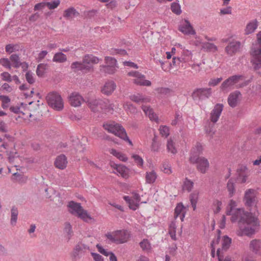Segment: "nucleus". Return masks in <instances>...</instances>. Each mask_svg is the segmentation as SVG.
<instances>
[{
  "label": "nucleus",
  "instance_id": "39448f33",
  "mask_svg": "<svg viewBox=\"0 0 261 261\" xmlns=\"http://www.w3.org/2000/svg\"><path fill=\"white\" fill-rule=\"evenodd\" d=\"M46 99L49 106L57 111H61L64 108V102L61 96L57 92L49 93Z\"/></svg>",
  "mask_w": 261,
  "mask_h": 261
},
{
  "label": "nucleus",
  "instance_id": "4be33fe9",
  "mask_svg": "<svg viewBox=\"0 0 261 261\" xmlns=\"http://www.w3.org/2000/svg\"><path fill=\"white\" fill-rule=\"evenodd\" d=\"M257 41L258 44L252 45L250 51V55L261 54V34L259 32L257 34Z\"/></svg>",
  "mask_w": 261,
  "mask_h": 261
},
{
  "label": "nucleus",
  "instance_id": "0e129e2a",
  "mask_svg": "<svg viewBox=\"0 0 261 261\" xmlns=\"http://www.w3.org/2000/svg\"><path fill=\"white\" fill-rule=\"evenodd\" d=\"M13 176H15L19 182H24L27 179L23 175L18 172L14 173Z\"/></svg>",
  "mask_w": 261,
  "mask_h": 261
},
{
  "label": "nucleus",
  "instance_id": "58836bf2",
  "mask_svg": "<svg viewBox=\"0 0 261 261\" xmlns=\"http://www.w3.org/2000/svg\"><path fill=\"white\" fill-rule=\"evenodd\" d=\"M156 177L157 176L154 171H152L149 173L146 172V180L148 183H153L155 181Z\"/></svg>",
  "mask_w": 261,
  "mask_h": 261
},
{
  "label": "nucleus",
  "instance_id": "f704fd0d",
  "mask_svg": "<svg viewBox=\"0 0 261 261\" xmlns=\"http://www.w3.org/2000/svg\"><path fill=\"white\" fill-rule=\"evenodd\" d=\"M77 217L83 220L84 221L86 222H88L89 220L92 219V218L91 216L88 213V212L84 210V208L82 211V212L79 214Z\"/></svg>",
  "mask_w": 261,
  "mask_h": 261
},
{
  "label": "nucleus",
  "instance_id": "423d86ee",
  "mask_svg": "<svg viewBox=\"0 0 261 261\" xmlns=\"http://www.w3.org/2000/svg\"><path fill=\"white\" fill-rule=\"evenodd\" d=\"M211 88H202L196 89L192 94V97L194 100H204L208 98L212 95Z\"/></svg>",
  "mask_w": 261,
  "mask_h": 261
},
{
  "label": "nucleus",
  "instance_id": "a18cd8bd",
  "mask_svg": "<svg viewBox=\"0 0 261 261\" xmlns=\"http://www.w3.org/2000/svg\"><path fill=\"white\" fill-rule=\"evenodd\" d=\"M167 149L168 152H171L173 154H175L177 153V150L174 146V142L171 139L168 140L167 144Z\"/></svg>",
  "mask_w": 261,
  "mask_h": 261
},
{
  "label": "nucleus",
  "instance_id": "cd10ccee",
  "mask_svg": "<svg viewBox=\"0 0 261 261\" xmlns=\"http://www.w3.org/2000/svg\"><path fill=\"white\" fill-rule=\"evenodd\" d=\"M129 98L132 101L138 104L144 103L146 101V98L140 93H138L137 95H131L129 96Z\"/></svg>",
  "mask_w": 261,
  "mask_h": 261
},
{
  "label": "nucleus",
  "instance_id": "f8f14e48",
  "mask_svg": "<svg viewBox=\"0 0 261 261\" xmlns=\"http://www.w3.org/2000/svg\"><path fill=\"white\" fill-rule=\"evenodd\" d=\"M251 63L255 71L261 77V54L251 55Z\"/></svg>",
  "mask_w": 261,
  "mask_h": 261
},
{
  "label": "nucleus",
  "instance_id": "37998d69",
  "mask_svg": "<svg viewBox=\"0 0 261 261\" xmlns=\"http://www.w3.org/2000/svg\"><path fill=\"white\" fill-rule=\"evenodd\" d=\"M46 65L43 64H39L38 65L36 69V74L39 77H43L46 70Z\"/></svg>",
  "mask_w": 261,
  "mask_h": 261
},
{
  "label": "nucleus",
  "instance_id": "ea45409f",
  "mask_svg": "<svg viewBox=\"0 0 261 261\" xmlns=\"http://www.w3.org/2000/svg\"><path fill=\"white\" fill-rule=\"evenodd\" d=\"M64 231L67 234L68 236V240L69 241L71 237L73 234V232L72 231V226L68 222H66L64 224Z\"/></svg>",
  "mask_w": 261,
  "mask_h": 261
},
{
  "label": "nucleus",
  "instance_id": "20e7f679",
  "mask_svg": "<svg viewBox=\"0 0 261 261\" xmlns=\"http://www.w3.org/2000/svg\"><path fill=\"white\" fill-rule=\"evenodd\" d=\"M189 161L192 164H196L197 170L202 174L206 173L210 166L208 160L204 157L199 156L197 152L191 154Z\"/></svg>",
  "mask_w": 261,
  "mask_h": 261
},
{
  "label": "nucleus",
  "instance_id": "7c9ffc66",
  "mask_svg": "<svg viewBox=\"0 0 261 261\" xmlns=\"http://www.w3.org/2000/svg\"><path fill=\"white\" fill-rule=\"evenodd\" d=\"M5 49L7 53L10 54L13 52L18 51L21 50V48L18 44H9L6 45Z\"/></svg>",
  "mask_w": 261,
  "mask_h": 261
},
{
  "label": "nucleus",
  "instance_id": "a19ab883",
  "mask_svg": "<svg viewBox=\"0 0 261 261\" xmlns=\"http://www.w3.org/2000/svg\"><path fill=\"white\" fill-rule=\"evenodd\" d=\"M105 61L107 65H111L116 68H118V66L117 64L116 59L112 57H106L105 58Z\"/></svg>",
  "mask_w": 261,
  "mask_h": 261
},
{
  "label": "nucleus",
  "instance_id": "1a4fd4ad",
  "mask_svg": "<svg viewBox=\"0 0 261 261\" xmlns=\"http://www.w3.org/2000/svg\"><path fill=\"white\" fill-rule=\"evenodd\" d=\"M249 172V169L246 166L244 165H239L237 169V179L241 183L246 182Z\"/></svg>",
  "mask_w": 261,
  "mask_h": 261
},
{
  "label": "nucleus",
  "instance_id": "de8ad7c7",
  "mask_svg": "<svg viewBox=\"0 0 261 261\" xmlns=\"http://www.w3.org/2000/svg\"><path fill=\"white\" fill-rule=\"evenodd\" d=\"M158 91L161 94L167 96H171L173 93V91L171 89L165 87L159 88L158 89Z\"/></svg>",
  "mask_w": 261,
  "mask_h": 261
},
{
  "label": "nucleus",
  "instance_id": "4d7b16f0",
  "mask_svg": "<svg viewBox=\"0 0 261 261\" xmlns=\"http://www.w3.org/2000/svg\"><path fill=\"white\" fill-rule=\"evenodd\" d=\"M160 133L163 136L167 137L169 135V129L166 126H162L160 128Z\"/></svg>",
  "mask_w": 261,
  "mask_h": 261
},
{
  "label": "nucleus",
  "instance_id": "ddd939ff",
  "mask_svg": "<svg viewBox=\"0 0 261 261\" xmlns=\"http://www.w3.org/2000/svg\"><path fill=\"white\" fill-rule=\"evenodd\" d=\"M224 106L222 103H217L214 108V109L211 113L210 119L213 123H216L219 119L221 114L223 111Z\"/></svg>",
  "mask_w": 261,
  "mask_h": 261
},
{
  "label": "nucleus",
  "instance_id": "6ab92c4d",
  "mask_svg": "<svg viewBox=\"0 0 261 261\" xmlns=\"http://www.w3.org/2000/svg\"><path fill=\"white\" fill-rule=\"evenodd\" d=\"M55 166L56 168L63 170L67 166V161L66 156L62 154L58 156L55 161Z\"/></svg>",
  "mask_w": 261,
  "mask_h": 261
},
{
  "label": "nucleus",
  "instance_id": "b1692460",
  "mask_svg": "<svg viewBox=\"0 0 261 261\" xmlns=\"http://www.w3.org/2000/svg\"><path fill=\"white\" fill-rule=\"evenodd\" d=\"M250 247L255 254L261 255V241L252 240L250 243Z\"/></svg>",
  "mask_w": 261,
  "mask_h": 261
},
{
  "label": "nucleus",
  "instance_id": "473e14b6",
  "mask_svg": "<svg viewBox=\"0 0 261 261\" xmlns=\"http://www.w3.org/2000/svg\"><path fill=\"white\" fill-rule=\"evenodd\" d=\"M227 189L229 192V197H232L236 192L234 183L232 178H230L227 184Z\"/></svg>",
  "mask_w": 261,
  "mask_h": 261
},
{
  "label": "nucleus",
  "instance_id": "864d4df0",
  "mask_svg": "<svg viewBox=\"0 0 261 261\" xmlns=\"http://www.w3.org/2000/svg\"><path fill=\"white\" fill-rule=\"evenodd\" d=\"M128 74L129 76L136 77H137L138 79H139L140 80H143L145 77V76L144 74H142V73H140L139 72H138L137 71L129 72L128 73Z\"/></svg>",
  "mask_w": 261,
  "mask_h": 261
},
{
  "label": "nucleus",
  "instance_id": "6e6552de",
  "mask_svg": "<svg viewBox=\"0 0 261 261\" xmlns=\"http://www.w3.org/2000/svg\"><path fill=\"white\" fill-rule=\"evenodd\" d=\"M87 103L90 109L93 112H99L100 109L102 110L106 107L105 105V102L101 99H90L87 101Z\"/></svg>",
  "mask_w": 261,
  "mask_h": 261
},
{
  "label": "nucleus",
  "instance_id": "f03ea898",
  "mask_svg": "<svg viewBox=\"0 0 261 261\" xmlns=\"http://www.w3.org/2000/svg\"><path fill=\"white\" fill-rule=\"evenodd\" d=\"M99 59L92 54H86L83 57L82 62H74L71 65L73 72L81 71L86 73L93 70V64L98 63Z\"/></svg>",
  "mask_w": 261,
  "mask_h": 261
},
{
  "label": "nucleus",
  "instance_id": "4c0bfd02",
  "mask_svg": "<svg viewBox=\"0 0 261 261\" xmlns=\"http://www.w3.org/2000/svg\"><path fill=\"white\" fill-rule=\"evenodd\" d=\"M129 169L127 167L122 165L121 167H119L117 172H118L122 177L127 178L129 176Z\"/></svg>",
  "mask_w": 261,
  "mask_h": 261
},
{
  "label": "nucleus",
  "instance_id": "774afa93",
  "mask_svg": "<svg viewBox=\"0 0 261 261\" xmlns=\"http://www.w3.org/2000/svg\"><path fill=\"white\" fill-rule=\"evenodd\" d=\"M182 119V116L179 115L178 113H176L175 114V118L171 122V124L172 125H176L178 122Z\"/></svg>",
  "mask_w": 261,
  "mask_h": 261
},
{
  "label": "nucleus",
  "instance_id": "f257e3e1",
  "mask_svg": "<svg viewBox=\"0 0 261 261\" xmlns=\"http://www.w3.org/2000/svg\"><path fill=\"white\" fill-rule=\"evenodd\" d=\"M244 213V210L241 208H237L236 210L233 214L240 218L238 221V226L241 231V234L250 236L254 233L255 230L258 229L260 226V222L255 213L252 212Z\"/></svg>",
  "mask_w": 261,
  "mask_h": 261
},
{
  "label": "nucleus",
  "instance_id": "c756f323",
  "mask_svg": "<svg viewBox=\"0 0 261 261\" xmlns=\"http://www.w3.org/2000/svg\"><path fill=\"white\" fill-rule=\"evenodd\" d=\"M18 211L15 206H12L11 209V223L15 225L17 222Z\"/></svg>",
  "mask_w": 261,
  "mask_h": 261
},
{
  "label": "nucleus",
  "instance_id": "79ce46f5",
  "mask_svg": "<svg viewBox=\"0 0 261 261\" xmlns=\"http://www.w3.org/2000/svg\"><path fill=\"white\" fill-rule=\"evenodd\" d=\"M124 108L125 109L126 111H127L132 114H136L138 112L137 108L130 102H126L124 105Z\"/></svg>",
  "mask_w": 261,
  "mask_h": 261
},
{
  "label": "nucleus",
  "instance_id": "bb28decb",
  "mask_svg": "<svg viewBox=\"0 0 261 261\" xmlns=\"http://www.w3.org/2000/svg\"><path fill=\"white\" fill-rule=\"evenodd\" d=\"M123 199L128 204L129 208L133 211H136L139 207V204H135L134 200L128 196H124Z\"/></svg>",
  "mask_w": 261,
  "mask_h": 261
},
{
  "label": "nucleus",
  "instance_id": "69168bd1",
  "mask_svg": "<svg viewBox=\"0 0 261 261\" xmlns=\"http://www.w3.org/2000/svg\"><path fill=\"white\" fill-rule=\"evenodd\" d=\"M86 246L84 244H77L74 248V250L75 251V252L74 254V256H76L78 254V253L80 252L81 251H82L83 249H85Z\"/></svg>",
  "mask_w": 261,
  "mask_h": 261
},
{
  "label": "nucleus",
  "instance_id": "e433bc0d",
  "mask_svg": "<svg viewBox=\"0 0 261 261\" xmlns=\"http://www.w3.org/2000/svg\"><path fill=\"white\" fill-rule=\"evenodd\" d=\"M101 70L106 73L113 74L115 72L116 69L111 65H102L100 66Z\"/></svg>",
  "mask_w": 261,
  "mask_h": 261
},
{
  "label": "nucleus",
  "instance_id": "a211bd4d",
  "mask_svg": "<svg viewBox=\"0 0 261 261\" xmlns=\"http://www.w3.org/2000/svg\"><path fill=\"white\" fill-rule=\"evenodd\" d=\"M82 100H84L83 98L77 93H72L69 97L70 105L74 107L81 106Z\"/></svg>",
  "mask_w": 261,
  "mask_h": 261
},
{
  "label": "nucleus",
  "instance_id": "2eb2a0df",
  "mask_svg": "<svg viewBox=\"0 0 261 261\" xmlns=\"http://www.w3.org/2000/svg\"><path fill=\"white\" fill-rule=\"evenodd\" d=\"M68 207L69 212L73 215H79L83 209L81 203L70 201L68 202Z\"/></svg>",
  "mask_w": 261,
  "mask_h": 261
},
{
  "label": "nucleus",
  "instance_id": "c9c22d12",
  "mask_svg": "<svg viewBox=\"0 0 261 261\" xmlns=\"http://www.w3.org/2000/svg\"><path fill=\"white\" fill-rule=\"evenodd\" d=\"M198 197V193L196 192H194L190 195V202L194 210H195L196 208V203L197 202Z\"/></svg>",
  "mask_w": 261,
  "mask_h": 261
},
{
  "label": "nucleus",
  "instance_id": "9d476101",
  "mask_svg": "<svg viewBox=\"0 0 261 261\" xmlns=\"http://www.w3.org/2000/svg\"><path fill=\"white\" fill-rule=\"evenodd\" d=\"M242 77V75H234L229 77L221 84V90L223 91H225L227 88L237 83Z\"/></svg>",
  "mask_w": 261,
  "mask_h": 261
},
{
  "label": "nucleus",
  "instance_id": "5701e85b",
  "mask_svg": "<svg viewBox=\"0 0 261 261\" xmlns=\"http://www.w3.org/2000/svg\"><path fill=\"white\" fill-rule=\"evenodd\" d=\"M258 25V22L257 19H254L250 21L246 25L245 29V34L249 35L253 33L257 29Z\"/></svg>",
  "mask_w": 261,
  "mask_h": 261
},
{
  "label": "nucleus",
  "instance_id": "8fccbe9b",
  "mask_svg": "<svg viewBox=\"0 0 261 261\" xmlns=\"http://www.w3.org/2000/svg\"><path fill=\"white\" fill-rule=\"evenodd\" d=\"M60 4V0H55L50 2H45L46 6L50 10L57 8Z\"/></svg>",
  "mask_w": 261,
  "mask_h": 261
},
{
  "label": "nucleus",
  "instance_id": "c03bdc74",
  "mask_svg": "<svg viewBox=\"0 0 261 261\" xmlns=\"http://www.w3.org/2000/svg\"><path fill=\"white\" fill-rule=\"evenodd\" d=\"M111 153L115 156L117 158L120 160L125 162L127 160V158L125 156V155L120 152L117 151L116 150L114 149H112Z\"/></svg>",
  "mask_w": 261,
  "mask_h": 261
},
{
  "label": "nucleus",
  "instance_id": "dca6fc26",
  "mask_svg": "<svg viewBox=\"0 0 261 261\" xmlns=\"http://www.w3.org/2000/svg\"><path fill=\"white\" fill-rule=\"evenodd\" d=\"M116 87V84L113 81H109L105 84L104 86L101 89V92L107 96H109L115 90Z\"/></svg>",
  "mask_w": 261,
  "mask_h": 261
},
{
  "label": "nucleus",
  "instance_id": "412c9836",
  "mask_svg": "<svg viewBox=\"0 0 261 261\" xmlns=\"http://www.w3.org/2000/svg\"><path fill=\"white\" fill-rule=\"evenodd\" d=\"M241 93L239 91H236L230 94L228 97V103L230 107L234 108L237 106L238 99Z\"/></svg>",
  "mask_w": 261,
  "mask_h": 261
},
{
  "label": "nucleus",
  "instance_id": "9b49d317",
  "mask_svg": "<svg viewBox=\"0 0 261 261\" xmlns=\"http://www.w3.org/2000/svg\"><path fill=\"white\" fill-rule=\"evenodd\" d=\"M178 30L185 35H195L196 32L190 21L185 19L184 21L178 27Z\"/></svg>",
  "mask_w": 261,
  "mask_h": 261
},
{
  "label": "nucleus",
  "instance_id": "052dcab7",
  "mask_svg": "<svg viewBox=\"0 0 261 261\" xmlns=\"http://www.w3.org/2000/svg\"><path fill=\"white\" fill-rule=\"evenodd\" d=\"M135 162L139 166H142L143 164V160L142 158L138 154H134L132 156Z\"/></svg>",
  "mask_w": 261,
  "mask_h": 261
},
{
  "label": "nucleus",
  "instance_id": "49530a36",
  "mask_svg": "<svg viewBox=\"0 0 261 261\" xmlns=\"http://www.w3.org/2000/svg\"><path fill=\"white\" fill-rule=\"evenodd\" d=\"M171 10L173 13L176 15H179L181 13L180 6L178 3H172L171 5Z\"/></svg>",
  "mask_w": 261,
  "mask_h": 261
},
{
  "label": "nucleus",
  "instance_id": "2f4dec72",
  "mask_svg": "<svg viewBox=\"0 0 261 261\" xmlns=\"http://www.w3.org/2000/svg\"><path fill=\"white\" fill-rule=\"evenodd\" d=\"M202 48L206 51L215 52L217 50V47L214 44L209 42H204L202 44Z\"/></svg>",
  "mask_w": 261,
  "mask_h": 261
},
{
  "label": "nucleus",
  "instance_id": "aec40b11",
  "mask_svg": "<svg viewBox=\"0 0 261 261\" xmlns=\"http://www.w3.org/2000/svg\"><path fill=\"white\" fill-rule=\"evenodd\" d=\"M80 15V13L72 7L64 11L63 16L66 20H71L74 17H76Z\"/></svg>",
  "mask_w": 261,
  "mask_h": 261
},
{
  "label": "nucleus",
  "instance_id": "3c124183",
  "mask_svg": "<svg viewBox=\"0 0 261 261\" xmlns=\"http://www.w3.org/2000/svg\"><path fill=\"white\" fill-rule=\"evenodd\" d=\"M193 187V182L188 178H186L184 183V188L187 190L188 192L192 190Z\"/></svg>",
  "mask_w": 261,
  "mask_h": 261
},
{
  "label": "nucleus",
  "instance_id": "5fc2aeb1",
  "mask_svg": "<svg viewBox=\"0 0 261 261\" xmlns=\"http://www.w3.org/2000/svg\"><path fill=\"white\" fill-rule=\"evenodd\" d=\"M222 80V77L217 79H211L208 83L209 86L215 87L217 86Z\"/></svg>",
  "mask_w": 261,
  "mask_h": 261
},
{
  "label": "nucleus",
  "instance_id": "338daca9",
  "mask_svg": "<svg viewBox=\"0 0 261 261\" xmlns=\"http://www.w3.org/2000/svg\"><path fill=\"white\" fill-rule=\"evenodd\" d=\"M91 254L95 261H104L102 256L98 253L91 252Z\"/></svg>",
  "mask_w": 261,
  "mask_h": 261
},
{
  "label": "nucleus",
  "instance_id": "09e8293b",
  "mask_svg": "<svg viewBox=\"0 0 261 261\" xmlns=\"http://www.w3.org/2000/svg\"><path fill=\"white\" fill-rule=\"evenodd\" d=\"M0 64L9 70L11 69V63L10 59L5 58L0 59Z\"/></svg>",
  "mask_w": 261,
  "mask_h": 261
},
{
  "label": "nucleus",
  "instance_id": "72a5a7b5",
  "mask_svg": "<svg viewBox=\"0 0 261 261\" xmlns=\"http://www.w3.org/2000/svg\"><path fill=\"white\" fill-rule=\"evenodd\" d=\"M186 207L183 205L182 203L180 202L177 203L174 210V217L176 218L179 215L182 214L185 211Z\"/></svg>",
  "mask_w": 261,
  "mask_h": 261
},
{
  "label": "nucleus",
  "instance_id": "c85d7f7f",
  "mask_svg": "<svg viewBox=\"0 0 261 261\" xmlns=\"http://www.w3.org/2000/svg\"><path fill=\"white\" fill-rule=\"evenodd\" d=\"M67 60L66 56L62 53V52H59L56 53L53 57V61L55 62L58 63H63Z\"/></svg>",
  "mask_w": 261,
  "mask_h": 261
},
{
  "label": "nucleus",
  "instance_id": "a878e982",
  "mask_svg": "<svg viewBox=\"0 0 261 261\" xmlns=\"http://www.w3.org/2000/svg\"><path fill=\"white\" fill-rule=\"evenodd\" d=\"M231 239L228 236L225 235L223 237L222 243V251H226L230 247L231 244Z\"/></svg>",
  "mask_w": 261,
  "mask_h": 261
},
{
  "label": "nucleus",
  "instance_id": "13d9d810",
  "mask_svg": "<svg viewBox=\"0 0 261 261\" xmlns=\"http://www.w3.org/2000/svg\"><path fill=\"white\" fill-rule=\"evenodd\" d=\"M25 79L30 84H33L35 83V80L32 75V73L30 71H28L25 74Z\"/></svg>",
  "mask_w": 261,
  "mask_h": 261
},
{
  "label": "nucleus",
  "instance_id": "680f3d73",
  "mask_svg": "<svg viewBox=\"0 0 261 261\" xmlns=\"http://www.w3.org/2000/svg\"><path fill=\"white\" fill-rule=\"evenodd\" d=\"M181 62L180 58H176L174 57L172 58V62L169 63V65L170 67H172L173 66H176L178 64H179L180 62Z\"/></svg>",
  "mask_w": 261,
  "mask_h": 261
},
{
  "label": "nucleus",
  "instance_id": "603ef678",
  "mask_svg": "<svg viewBox=\"0 0 261 261\" xmlns=\"http://www.w3.org/2000/svg\"><path fill=\"white\" fill-rule=\"evenodd\" d=\"M2 80L7 82H11L12 81V77L10 74L8 72H3L1 73Z\"/></svg>",
  "mask_w": 261,
  "mask_h": 261
},
{
  "label": "nucleus",
  "instance_id": "0eeeda50",
  "mask_svg": "<svg viewBox=\"0 0 261 261\" xmlns=\"http://www.w3.org/2000/svg\"><path fill=\"white\" fill-rule=\"evenodd\" d=\"M244 200L245 201V205L247 207H252L253 205H256L257 203L255 190L252 189H249L246 191L245 193Z\"/></svg>",
  "mask_w": 261,
  "mask_h": 261
},
{
  "label": "nucleus",
  "instance_id": "4468645a",
  "mask_svg": "<svg viewBox=\"0 0 261 261\" xmlns=\"http://www.w3.org/2000/svg\"><path fill=\"white\" fill-rule=\"evenodd\" d=\"M240 46L241 42L239 41L229 42L226 46L225 50L228 55L232 56L239 51Z\"/></svg>",
  "mask_w": 261,
  "mask_h": 261
},
{
  "label": "nucleus",
  "instance_id": "e2e57ef3",
  "mask_svg": "<svg viewBox=\"0 0 261 261\" xmlns=\"http://www.w3.org/2000/svg\"><path fill=\"white\" fill-rule=\"evenodd\" d=\"M143 111L146 114H148L150 119H153L154 118V112L153 110L149 107H145Z\"/></svg>",
  "mask_w": 261,
  "mask_h": 261
},
{
  "label": "nucleus",
  "instance_id": "f3484780",
  "mask_svg": "<svg viewBox=\"0 0 261 261\" xmlns=\"http://www.w3.org/2000/svg\"><path fill=\"white\" fill-rule=\"evenodd\" d=\"M115 236L117 237L118 244L124 243L130 238V234L126 230H118L115 231Z\"/></svg>",
  "mask_w": 261,
  "mask_h": 261
},
{
  "label": "nucleus",
  "instance_id": "393cba45",
  "mask_svg": "<svg viewBox=\"0 0 261 261\" xmlns=\"http://www.w3.org/2000/svg\"><path fill=\"white\" fill-rule=\"evenodd\" d=\"M10 60L11 62V66H13L15 68H19L21 65V62L20 61V57L18 54H12L10 57Z\"/></svg>",
  "mask_w": 261,
  "mask_h": 261
},
{
  "label": "nucleus",
  "instance_id": "7ed1b4c3",
  "mask_svg": "<svg viewBox=\"0 0 261 261\" xmlns=\"http://www.w3.org/2000/svg\"><path fill=\"white\" fill-rule=\"evenodd\" d=\"M104 128L109 133L114 134L123 140L127 141L129 145H133L132 141L128 137L125 129L121 125L116 124H104Z\"/></svg>",
  "mask_w": 261,
  "mask_h": 261
},
{
  "label": "nucleus",
  "instance_id": "6e6d98bb",
  "mask_svg": "<svg viewBox=\"0 0 261 261\" xmlns=\"http://www.w3.org/2000/svg\"><path fill=\"white\" fill-rule=\"evenodd\" d=\"M140 245L143 250H148L150 247V244L147 240H143L140 243Z\"/></svg>",
  "mask_w": 261,
  "mask_h": 261
},
{
  "label": "nucleus",
  "instance_id": "bf43d9fd",
  "mask_svg": "<svg viewBox=\"0 0 261 261\" xmlns=\"http://www.w3.org/2000/svg\"><path fill=\"white\" fill-rule=\"evenodd\" d=\"M96 248L98 251L102 254L106 256H108L110 253V252H108L105 249H104L102 246L99 244L96 245Z\"/></svg>",
  "mask_w": 261,
  "mask_h": 261
}]
</instances>
